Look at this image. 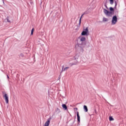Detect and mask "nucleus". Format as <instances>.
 Returning <instances> with one entry per match:
<instances>
[{
	"label": "nucleus",
	"instance_id": "nucleus-7",
	"mask_svg": "<svg viewBox=\"0 0 126 126\" xmlns=\"http://www.w3.org/2000/svg\"><path fill=\"white\" fill-rule=\"evenodd\" d=\"M79 39L80 41H81L82 42L84 43L85 41H86V38H85V37L84 36H81L79 37Z\"/></svg>",
	"mask_w": 126,
	"mask_h": 126
},
{
	"label": "nucleus",
	"instance_id": "nucleus-18",
	"mask_svg": "<svg viewBox=\"0 0 126 126\" xmlns=\"http://www.w3.org/2000/svg\"><path fill=\"white\" fill-rule=\"evenodd\" d=\"M7 77L8 79H9V76H8V75H7Z\"/></svg>",
	"mask_w": 126,
	"mask_h": 126
},
{
	"label": "nucleus",
	"instance_id": "nucleus-11",
	"mask_svg": "<svg viewBox=\"0 0 126 126\" xmlns=\"http://www.w3.org/2000/svg\"><path fill=\"white\" fill-rule=\"evenodd\" d=\"M103 21L104 22H107V21H108V18L104 17L103 18Z\"/></svg>",
	"mask_w": 126,
	"mask_h": 126
},
{
	"label": "nucleus",
	"instance_id": "nucleus-20",
	"mask_svg": "<svg viewBox=\"0 0 126 126\" xmlns=\"http://www.w3.org/2000/svg\"><path fill=\"white\" fill-rule=\"evenodd\" d=\"M95 113H97V111H96V110H95Z\"/></svg>",
	"mask_w": 126,
	"mask_h": 126
},
{
	"label": "nucleus",
	"instance_id": "nucleus-1",
	"mask_svg": "<svg viewBox=\"0 0 126 126\" xmlns=\"http://www.w3.org/2000/svg\"><path fill=\"white\" fill-rule=\"evenodd\" d=\"M109 10L110 11H108V10L106 9H103V12L107 17H112V16L115 14V10L114 8L110 7Z\"/></svg>",
	"mask_w": 126,
	"mask_h": 126
},
{
	"label": "nucleus",
	"instance_id": "nucleus-21",
	"mask_svg": "<svg viewBox=\"0 0 126 126\" xmlns=\"http://www.w3.org/2000/svg\"><path fill=\"white\" fill-rule=\"evenodd\" d=\"M57 110H58V111H59V112H60V109H59L58 108Z\"/></svg>",
	"mask_w": 126,
	"mask_h": 126
},
{
	"label": "nucleus",
	"instance_id": "nucleus-15",
	"mask_svg": "<svg viewBox=\"0 0 126 126\" xmlns=\"http://www.w3.org/2000/svg\"><path fill=\"white\" fill-rule=\"evenodd\" d=\"M109 121H114V118H113V117L110 116L109 117Z\"/></svg>",
	"mask_w": 126,
	"mask_h": 126
},
{
	"label": "nucleus",
	"instance_id": "nucleus-17",
	"mask_svg": "<svg viewBox=\"0 0 126 126\" xmlns=\"http://www.w3.org/2000/svg\"><path fill=\"white\" fill-rule=\"evenodd\" d=\"M7 22H10V21L8 20V18H7Z\"/></svg>",
	"mask_w": 126,
	"mask_h": 126
},
{
	"label": "nucleus",
	"instance_id": "nucleus-13",
	"mask_svg": "<svg viewBox=\"0 0 126 126\" xmlns=\"http://www.w3.org/2000/svg\"><path fill=\"white\" fill-rule=\"evenodd\" d=\"M82 16H83V15H82L81 18H80V20H79V25H80V24H81V18H82Z\"/></svg>",
	"mask_w": 126,
	"mask_h": 126
},
{
	"label": "nucleus",
	"instance_id": "nucleus-6",
	"mask_svg": "<svg viewBox=\"0 0 126 126\" xmlns=\"http://www.w3.org/2000/svg\"><path fill=\"white\" fill-rule=\"evenodd\" d=\"M83 44L84 42L80 40V39L77 41V45H78L79 47H80V48H81V46L83 45Z\"/></svg>",
	"mask_w": 126,
	"mask_h": 126
},
{
	"label": "nucleus",
	"instance_id": "nucleus-12",
	"mask_svg": "<svg viewBox=\"0 0 126 126\" xmlns=\"http://www.w3.org/2000/svg\"><path fill=\"white\" fill-rule=\"evenodd\" d=\"M69 68V67H65L64 69H63V71H65V70H67V69H68Z\"/></svg>",
	"mask_w": 126,
	"mask_h": 126
},
{
	"label": "nucleus",
	"instance_id": "nucleus-9",
	"mask_svg": "<svg viewBox=\"0 0 126 126\" xmlns=\"http://www.w3.org/2000/svg\"><path fill=\"white\" fill-rule=\"evenodd\" d=\"M62 107L64 110H67V106L65 104H62Z\"/></svg>",
	"mask_w": 126,
	"mask_h": 126
},
{
	"label": "nucleus",
	"instance_id": "nucleus-4",
	"mask_svg": "<svg viewBox=\"0 0 126 126\" xmlns=\"http://www.w3.org/2000/svg\"><path fill=\"white\" fill-rule=\"evenodd\" d=\"M117 22H118V17L117 16L114 15L112 17L111 24L112 25H116V24H117Z\"/></svg>",
	"mask_w": 126,
	"mask_h": 126
},
{
	"label": "nucleus",
	"instance_id": "nucleus-22",
	"mask_svg": "<svg viewBox=\"0 0 126 126\" xmlns=\"http://www.w3.org/2000/svg\"><path fill=\"white\" fill-rule=\"evenodd\" d=\"M106 8H108V7H107V6H106Z\"/></svg>",
	"mask_w": 126,
	"mask_h": 126
},
{
	"label": "nucleus",
	"instance_id": "nucleus-5",
	"mask_svg": "<svg viewBox=\"0 0 126 126\" xmlns=\"http://www.w3.org/2000/svg\"><path fill=\"white\" fill-rule=\"evenodd\" d=\"M3 97L6 104H8V94H7L5 93L3 95Z\"/></svg>",
	"mask_w": 126,
	"mask_h": 126
},
{
	"label": "nucleus",
	"instance_id": "nucleus-3",
	"mask_svg": "<svg viewBox=\"0 0 126 126\" xmlns=\"http://www.w3.org/2000/svg\"><path fill=\"white\" fill-rule=\"evenodd\" d=\"M89 29L88 27H87L86 29H84L83 31L81 33V35L89 36Z\"/></svg>",
	"mask_w": 126,
	"mask_h": 126
},
{
	"label": "nucleus",
	"instance_id": "nucleus-14",
	"mask_svg": "<svg viewBox=\"0 0 126 126\" xmlns=\"http://www.w3.org/2000/svg\"><path fill=\"white\" fill-rule=\"evenodd\" d=\"M110 4H113L114 3V0H109Z\"/></svg>",
	"mask_w": 126,
	"mask_h": 126
},
{
	"label": "nucleus",
	"instance_id": "nucleus-2",
	"mask_svg": "<svg viewBox=\"0 0 126 126\" xmlns=\"http://www.w3.org/2000/svg\"><path fill=\"white\" fill-rule=\"evenodd\" d=\"M81 62V59L80 57L78 55H76L74 57V62L71 63V62H69V64L71 66L72 65H75L76 64H78L79 63Z\"/></svg>",
	"mask_w": 126,
	"mask_h": 126
},
{
	"label": "nucleus",
	"instance_id": "nucleus-19",
	"mask_svg": "<svg viewBox=\"0 0 126 126\" xmlns=\"http://www.w3.org/2000/svg\"><path fill=\"white\" fill-rule=\"evenodd\" d=\"M84 58V57H82V61H84V60H83Z\"/></svg>",
	"mask_w": 126,
	"mask_h": 126
},
{
	"label": "nucleus",
	"instance_id": "nucleus-10",
	"mask_svg": "<svg viewBox=\"0 0 126 126\" xmlns=\"http://www.w3.org/2000/svg\"><path fill=\"white\" fill-rule=\"evenodd\" d=\"M84 109L86 112H88V108H87V106L86 105L84 106Z\"/></svg>",
	"mask_w": 126,
	"mask_h": 126
},
{
	"label": "nucleus",
	"instance_id": "nucleus-16",
	"mask_svg": "<svg viewBox=\"0 0 126 126\" xmlns=\"http://www.w3.org/2000/svg\"><path fill=\"white\" fill-rule=\"evenodd\" d=\"M34 32V29H32L31 31V35H33V32Z\"/></svg>",
	"mask_w": 126,
	"mask_h": 126
},
{
	"label": "nucleus",
	"instance_id": "nucleus-23",
	"mask_svg": "<svg viewBox=\"0 0 126 126\" xmlns=\"http://www.w3.org/2000/svg\"><path fill=\"white\" fill-rule=\"evenodd\" d=\"M75 109H76V110H77V108H76Z\"/></svg>",
	"mask_w": 126,
	"mask_h": 126
},
{
	"label": "nucleus",
	"instance_id": "nucleus-8",
	"mask_svg": "<svg viewBox=\"0 0 126 126\" xmlns=\"http://www.w3.org/2000/svg\"><path fill=\"white\" fill-rule=\"evenodd\" d=\"M77 118L78 122L80 123V116H79V112L78 111L77 112Z\"/></svg>",
	"mask_w": 126,
	"mask_h": 126
}]
</instances>
